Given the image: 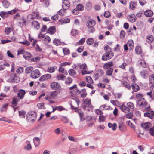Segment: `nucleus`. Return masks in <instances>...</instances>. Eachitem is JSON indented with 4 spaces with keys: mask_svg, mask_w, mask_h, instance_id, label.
I'll return each instance as SVG.
<instances>
[{
    "mask_svg": "<svg viewBox=\"0 0 154 154\" xmlns=\"http://www.w3.org/2000/svg\"><path fill=\"white\" fill-rule=\"evenodd\" d=\"M104 49L106 53L102 56V60L103 61L109 60L113 56V53L112 52L110 48L108 46H105Z\"/></svg>",
    "mask_w": 154,
    "mask_h": 154,
    "instance_id": "obj_1",
    "label": "nucleus"
},
{
    "mask_svg": "<svg viewBox=\"0 0 154 154\" xmlns=\"http://www.w3.org/2000/svg\"><path fill=\"white\" fill-rule=\"evenodd\" d=\"M96 24L95 21L92 19H90L88 20L86 24L88 28V31L90 33H93L95 31L94 26Z\"/></svg>",
    "mask_w": 154,
    "mask_h": 154,
    "instance_id": "obj_2",
    "label": "nucleus"
},
{
    "mask_svg": "<svg viewBox=\"0 0 154 154\" xmlns=\"http://www.w3.org/2000/svg\"><path fill=\"white\" fill-rule=\"evenodd\" d=\"M37 116V113L35 112H29L26 115V118L29 122H33L35 120Z\"/></svg>",
    "mask_w": 154,
    "mask_h": 154,
    "instance_id": "obj_3",
    "label": "nucleus"
},
{
    "mask_svg": "<svg viewBox=\"0 0 154 154\" xmlns=\"http://www.w3.org/2000/svg\"><path fill=\"white\" fill-rule=\"evenodd\" d=\"M69 3L67 0H64L63 1L62 7L63 8V10L61 9L58 12V14L60 15H62L61 11H64L66 9H68L69 6Z\"/></svg>",
    "mask_w": 154,
    "mask_h": 154,
    "instance_id": "obj_4",
    "label": "nucleus"
},
{
    "mask_svg": "<svg viewBox=\"0 0 154 154\" xmlns=\"http://www.w3.org/2000/svg\"><path fill=\"white\" fill-rule=\"evenodd\" d=\"M20 81L19 78L17 77L15 74H11L10 76V78L8 79V81L11 82L18 83Z\"/></svg>",
    "mask_w": 154,
    "mask_h": 154,
    "instance_id": "obj_5",
    "label": "nucleus"
},
{
    "mask_svg": "<svg viewBox=\"0 0 154 154\" xmlns=\"http://www.w3.org/2000/svg\"><path fill=\"white\" fill-rule=\"evenodd\" d=\"M79 66L81 69H82V75L89 74L90 73L89 71L87 70V66L85 64H83L79 65Z\"/></svg>",
    "mask_w": 154,
    "mask_h": 154,
    "instance_id": "obj_6",
    "label": "nucleus"
},
{
    "mask_svg": "<svg viewBox=\"0 0 154 154\" xmlns=\"http://www.w3.org/2000/svg\"><path fill=\"white\" fill-rule=\"evenodd\" d=\"M57 93L56 91L51 92L47 94L45 97L46 100H48L49 99H53L57 96Z\"/></svg>",
    "mask_w": 154,
    "mask_h": 154,
    "instance_id": "obj_7",
    "label": "nucleus"
},
{
    "mask_svg": "<svg viewBox=\"0 0 154 154\" xmlns=\"http://www.w3.org/2000/svg\"><path fill=\"white\" fill-rule=\"evenodd\" d=\"M51 88L53 90H56L60 89L61 87L60 84L57 82H53L50 83Z\"/></svg>",
    "mask_w": 154,
    "mask_h": 154,
    "instance_id": "obj_8",
    "label": "nucleus"
},
{
    "mask_svg": "<svg viewBox=\"0 0 154 154\" xmlns=\"http://www.w3.org/2000/svg\"><path fill=\"white\" fill-rule=\"evenodd\" d=\"M41 75L38 69H36L33 71L31 73V76L32 78L35 79L39 77Z\"/></svg>",
    "mask_w": 154,
    "mask_h": 154,
    "instance_id": "obj_9",
    "label": "nucleus"
},
{
    "mask_svg": "<svg viewBox=\"0 0 154 154\" xmlns=\"http://www.w3.org/2000/svg\"><path fill=\"white\" fill-rule=\"evenodd\" d=\"M51 77V74H47L43 75L41 76L39 80L40 81H44L50 78Z\"/></svg>",
    "mask_w": 154,
    "mask_h": 154,
    "instance_id": "obj_10",
    "label": "nucleus"
},
{
    "mask_svg": "<svg viewBox=\"0 0 154 154\" xmlns=\"http://www.w3.org/2000/svg\"><path fill=\"white\" fill-rule=\"evenodd\" d=\"M138 104L143 107L145 106L147 104V102L144 99L139 100L137 102Z\"/></svg>",
    "mask_w": 154,
    "mask_h": 154,
    "instance_id": "obj_11",
    "label": "nucleus"
},
{
    "mask_svg": "<svg viewBox=\"0 0 154 154\" xmlns=\"http://www.w3.org/2000/svg\"><path fill=\"white\" fill-rule=\"evenodd\" d=\"M104 74V72L103 70L99 69L98 70L97 73L95 74L96 77V79H97L100 77L102 76Z\"/></svg>",
    "mask_w": 154,
    "mask_h": 154,
    "instance_id": "obj_12",
    "label": "nucleus"
},
{
    "mask_svg": "<svg viewBox=\"0 0 154 154\" xmlns=\"http://www.w3.org/2000/svg\"><path fill=\"white\" fill-rule=\"evenodd\" d=\"M144 115L145 117H148L151 119L154 118V111H151L150 112L145 113Z\"/></svg>",
    "mask_w": 154,
    "mask_h": 154,
    "instance_id": "obj_13",
    "label": "nucleus"
},
{
    "mask_svg": "<svg viewBox=\"0 0 154 154\" xmlns=\"http://www.w3.org/2000/svg\"><path fill=\"white\" fill-rule=\"evenodd\" d=\"M25 94V91L23 90H20L17 94V96L18 98H20V99H22L24 97V96Z\"/></svg>",
    "mask_w": 154,
    "mask_h": 154,
    "instance_id": "obj_14",
    "label": "nucleus"
},
{
    "mask_svg": "<svg viewBox=\"0 0 154 154\" xmlns=\"http://www.w3.org/2000/svg\"><path fill=\"white\" fill-rule=\"evenodd\" d=\"M113 65V63L112 62H108L105 64L103 66L104 69H106L109 68H111Z\"/></svg>",
    "mask_w": 154,
    "mask_h": 154,
    "instance_id": "obj_15",
    "label": "nucleus"
},
{
    "mask_svg": "<svg viewBox=\"0 0 154 154\" xmlns=\"http://www.w3.org/2000/svg\"><path fill=\"white\" fill-rule=\"evenodd\" d=\"M120 109L122 111L125 113L130 111V110L128 108L127 106L123 104L120 106Z\"/></svg>",
    "mask_w": 154,
    "mask_h": 154,
    "instance_id": "obj_16",
    "label": "nucleus"
},
{
    "mask_svg": "<svg viewBox=\"0 0 154 154\" xmlns=\"http://www.w3.org/2000/svg\"><path fill=\"white\" fill-rule=\"evenodd\" d=\"M23 57L26 60H30L32 57L31 54L28 52H24L23 54Z\"/></svg>",
    "mask_w": 154,
    "mask_h": 154,
    "instance_id": "obj_17",
    "label": "nucleus"
},
{
    "mask_svg": "<svg viewBox=\"0 0 154 154\" xmlns=\"http://www.w3.org/2000/svg\"><path fill=\"white\" fill-rule=\"evenodd\" d=\"M32 26L37 30H38L40 27L39 23L36 21H34L32 23Z\"/></svg>",
    "mask_w": 154,
    "mask_h": 154,
    "instance_id": "obj_18",
    "label": "nucleus"
},
{
    "mask_svg": "<svg viewBox=\"0 0 154 154\" xmlns=\"http://www.w3.org/2000/svg\"><path fill=\"white\" fill-rule=\"evenodd\" d=\"M8 106V103H5L3 104L0 108L1 112H6Z\"/></svg>",
    "mask_w": 154,
    "mask_h": 154,
    "instance_id": "obj_19",
    "label": "nucleus"
},
{
    "mask_svg": "<svg viewBox=\"0 0 154 154\" xmlns=\"http://www.w3.org/2000/svg\"><path fill=\"white\" fill-rule=\"evenodd\" d=\"M137 5V2H136L132 1L130 2L129 4L130 8L132 10H134L136 8Z\"/></svg>",
    "mask_w": 154,
    "mask_h": 154,
    "instance_id": "obj_20",
    "label": "nucleus"
},
{
    "mask_svg": "<svg viewBox=\"0 0 154 154\" xmlns=\"http://www.w3.org/2000/svg\"><path fill=\"white\" fill-rule=\"evenodd\" d=\"M20 101V99L17 96L15 97L13 99L12 104L14 106H16L17 104V103Z\"/></svg>",
    "mask_w": 154,
    "mask_h": 154,
    "instance_id": "obj_21",
    "label": "nucleus"
},
{
    "mask_svg": "<svg viewBox=\"0 0 154 154\" xmlns=\"http://www.w3.org/2000/svg\"><path fill=\"white\" fill-rule=\"evenodd\" d=\"M128 20L132 23L135 22L136 20V17L134 14H131L129 16V17H128Z\"/></svg>",
    "mask_w": 154,
    "mask_h": 154,
    "instance_id": "obj_22",
    "label": "nucleus"
},
{
    "mask_svg": "<svg viewBox=\"0 0 154 154\" xmlns=\"http://www.w3.org/2000/svg\"><path fill=\"white\" fill-rule=\"evenodd\" d=\"M125 125L122 122H120L119 123V129L122 131H125L126 130Z\"/></svg>",
    "mask_w": 154,
    "mask_h": 154,
    "instance_id": "obj_23",
    "label": "nucleus"
},
{
    "mask_svg": "<svg viewBox=\"0 0 154 154\" xmlns=\"http://www.w3.org/2000/svg\"><path fill=\"white\" fill-rule=\"evenodd\" d=\"M132 88L134 92H137L139 90V87L138 85L134 83H132L131 85Z\"/></svg>",
    "mask_w": 154,
    "mask_h": 154,
    "instance_id": "obj_24",
    "label": "nucleus"
},
{
    "mask_svg": "<svg viewBox=\"0 0 154 154\" xmlns=\"http://www.w3.org/2000/svg\"><path fill=\"white\" fill-rule=\"evenodd\" d=\"M55 28L54 26L50 27L47 30V32L51 34H53L55 32Z\"/></svg>",
    "mask_w": 154,
    "mask_h": 154,
    "instance_id": "obj_25",
    "label": "nucleus"
},
{
    "mask_svg": "<svg viewBox=\"0 0 154 154\" xmlns=\"http://www.w3.org/2000/svg\"><path fill=\"white\" fill-rule=\"evenodd\" d=\"M144 14L147 17H150L153 15V12L149 10H147L146 11L144 12Z\"/></svg>",
    "mask_w": 154,
    "mask_h": 154,
    "instance_id": "obj_26",
    "label": "nucleus"
},
{
    "mask_svg": "<svg viewBox=\"0 0 154 154\" xmlns=\"http://www.w3.org/2000/svg\"><path fill=\"white\" fill-rule=\"evenodd\" d=\"M146 38V41L149 43H152L154 41L153 37L151 35H149L147 36Z\"/></svg>",
    "mask_w": 154,
    "mask_h": 154,
    "instance_id": "obj_27",
    "label": "nucleus"
},
{
    "mask_svg": "<svg viewBox=\"0 0 154 154\" xmlns=\"http://www.w3.org/2000/svg\"><path fill=\"white\" fill-rule=\"evenodd\" d=\"M108 126L110 128H112V130H115L117 128V125L115 123L112 124L111 123H109L108 124Z\"/></svg>",
    "mask_w": 154,
    "mask_h": 154,
    "instance_id": "obj_28",
    "label": "nucleus"
},
{
    "mask_svg": "<svg viewBox=\"0 0 154 154\" xmlns=\"http://www.w3.org/2000/svg\"><path fill=\"white\" fill-rule=\"evenodd\" d=\"M127 106L128 108L130 110L131 109H133L134 108V104L131 102L128 103H127Z\"/></svg>",
    "mask_w": 154,
    "mask_h": 154,
    "instance_id": "obj_29",
    "label": "nucleus"
},
{
    "mask_svg": "<svg viewBox=\"0 0 154 154\" xmlns=\"http://www.w3.org/2000/svg\"><path fill=\"white\" fill-rule=\"evenodd\" d=\"M76 8L79 11H82L84 9L83 5L81 4H78L76 6Z\"/></svg>",
    "mask_w": 154,
    "mask_h": 154,
    "instance_id": "obj_30",
    "label": "nucleus"
},
{
    "mask_svg": "<svg viewBox=\"0 0 154 154\" xmlns=\"http://www.w3.org/2000/svg\"><path fill=\"white\" fill-rule=\"evenodd\" d=\"M150 125V123L146 122L145 123L141 124V126L142 128L145 129H147L149 127Z\"/></svg>",
    "mask_w": 154,
    "mask_h": 154,
    "instance_id": "obj_31",
    "label": "nucleus"
},
{
    "mask_svg": "<svg viewBox=\"0 0 154 154\" xmlns=\"http://www.w3.org/2000/svg\"><path fill=\"white\" fill-rule=\"evenodd\" d=\"M149 83L154 84V74L150 75L149 77Z\"/></svg>",
    "mask_w": 154,
    "mask_h": 154,
    "instance_id": "obj_32",
    "label": "nucleus"
},
{
    "mask_svg": "<svg viewBox=\"0 0 154 154\" xmlns=\"http://www.w3.org/2000/svg\"><path fill=\"white\" fill-rule=\"evenodd\" d=\"M69 73L71 76H75L76 75V72L73 69H70L68 71Z\"/></svg>",
    "mask_w": 154,
    "mask_h": 154,
    "instance_id": "obj_33",
    "label": "nucleus"
},
{
    "mask_svg": "<svg viewBox=\"0 0 154 154\" xmlns=\"http://www.w3.org/2000/svg\"><path fill=\"white\" fill-rule=\"evenodd\" d=\"M94 39L92 38H90L87 39L86 40L87 44L88 45H91L94 42Z\"/></svg>",
    "mask_w": 154,
    "mask_h": 154,
    "instance_id": "obj_34",
    "label": "nucleus"
},
{
    "mask_svg": "<svg viewBox=\"0 0 154 154\" xmlns=\"http://www.w3.org/2000/svg\"><path fill=\"white\" fill-rule=\"evenodd\" d=\"M140 73L141 77L144 78L147 76V72L145 70H143Z\"/></svg>",
    "mask_w": 154,
    "mask_h": 154,
    "instance_id": "obj_35",
    "label": "nucleus"
},
{
    "mask_svg": "<svg viewBox=\"0 0 154 154\" xmlns=\"http://www.w3.org/2000/svg\"><path fill=\"white\" fill-rule=\"evenodd\" d=\"M33 69V67L32 66H29L26 68L25 69L26 72L27 74L30 73Z\"/></svg>",
    "mask_w": 154,
    "mask_h": 154,
    "instance_id": "obj_36",
    "label": "nucleus"
},
{
    "mask_svg": "<svg viewBox=\"0 0 154 154\" xmlns=\"http://www.w3.org/2000/svg\"><path fill=\"white\" fill-rule=\"evenodd\" d=\"M127 44L128 45L129 47L131 49L133 48V45H134L133 40H130L128 41Z\"/></svg>",
    "mask_w": 154,
    "mask_h": 154,
    "instance_id": "obj_37",
    "label": "nucleus"
},
{
    "mask_svg": "<svg viewBox=\"0 0 154 154\" xmlns=\"http://www.w3.org/2000/svg\"><path fill=\"white\" fill-rule=\"evenodd\" d=\"M86 80L87 82L89 84H92L93 83V80L91 77L90 76H86Z\"/></svg>",
    "mask_w": 154,
    "mask_h": 154,
    "instance_id": "obj_38",
    "label": "nucleus"
},
{
    "mask_svg": "<svg viewBox=\"0 0 154 154\" xmlns=\"http://www.w3.org/2000/svg\"><path fill=\"white\" fill-rule=\"evenodd\" d=\"M87 95L86 90L85 89L82 90V91L81 92V97L82 98H84L86 97Z\"/></svg>",
    "mask_w": 154,
    "mask_h": 154,
    "instance_id": "obj_39",
    "label": "nucleus"
},
{
    "mask_svg": "<svg viewBox=\"0 0 154 154\" xmlns=\"http://www.w3.org/2000/svg\"><path fill=\"white\" fill-rule=\"evenodd\" d=\"M110 102L113 105L116 106H118L120 105V103L118 100H111Z\"/></svg>",
    "mask_w": 154,
    "mask_h": 154,
    "instance_id": "obj_40",
    "label": "nucleus"
},
{
    "mask_svg": "<svg viewBox=\"0 0 154 154\" xmlns=\"http://www.w3.org/2000/svg\"><path fill=\"white\" fill-rule=\"evenodd\" d=\"M19 116L21 118H24L25 117V112L23 110L19 111L18 112Z\"/></svg>",
    "mask_w": 154,
    "mask_h": 154,
    "instance_id": "obj_41",
    "label": "nucleus"
},
{
    "mask_svg": "<svg viewBox=\"0 0 154 154\" xmlns=\"http://www.w3.org/2000/svg\"><path fill=\"white\" fill-rule=\"evenodd\" d=\"M43 40L45 41L46 43H48L50 42L51 39L49 36L48 35H45L44 37Z\"/></svg>",
    "mask_w": 154,
    "mask_h": 154,
    "instance_id": "obj_42",
    "label": "nucleus"
},
{
    "mask_svg": "<svg viewBox=\"0 0 154 154\" xmlns=\"http://www.w3.org/2000/svg\"><path fill=\"white\" fill-rule=\"evenodd\" d=\"M113 71V69L112 68H109L106 71V74L108 75H112Z\"/></svg>",
    "mask_w": 154,
    "mask_h": 154,
    "instance_id": "obj_43",
    "label": "nucleus"
},
{
    "mask_svg": "<svg viewBox=\"0 0 154 154\" xmlns=\"http://www.w3.org/2000/svg\"><path fill=\"white\" fill-rule=\"evenodd\" d=\"M2 3L3 6L5 8H8L9 5V4L7 1L4 0L2 2Z\"/></svg>",
    "mask_w": 154,
    "mask_h": 154,
    "instance_id": "obj_44",
    "label": "nucleus"
},
{
    "mask_svg": "<svg viewBox=\"0 0 154 154\" xmlns=\"http://www.w3.org/2000/svg\"><path fill=\"white\" fill-rule=\"evenodd\" d=\"M136 53L137 54H140L142 51L140 47L138 46L136 47L135 49Z\"/></svg>",
    "mask_w": 154,
    "mask_h": 154,
    "instance_id": "obj_45",
    "label": "nucleus"
},
{
    "mask_svg": "<svg viewBox=\"0 0 154 154\" xmlns=\"http://www.w3.org/2000/svg\"><path fill=\"white\" fill-rule=\"evenodd\" d=\"M11 31V28L10 27L5 28V33L7 35H8Z\"/></svg>",
    "mask_w": 154,
    "mask_h": 154,
    "instance_id": "obj_46",
    "label": "nucleus"
},
{
    "mask_svg": "<svg viewBox=\"0 0 154 154\" xmlns=\"http://www.w3.org/2000/svg\"><path fill=\"white\" fill-rule=\"evenodd\" d=\"M44 103H41L37 104L38 107L41 109H45V107L44 106Z\"/></svg>",
    "mask_w": 154,
    "mask_h": 154,
    "instance_id": "obj_47",
    "label": "nucleus"
},
{
    "mask_svg": "<svg viewBox=\"0 0 154 154\" xmlns=\"http://www.w3.org/2000/svg\"><path fill=\"white\" fill-rule=\"evenodd\" d=\"M84 103L88 106H91L90 99H85L84 101Z\"/></svg>",
    "mask_w": 154,
    "mask_h": 154,
    "instance_id": "obj_48",
    "label": "nucleus"
},
{
    "mask_svg": "<svg viewBox=\"0 0 154 154\" xmlns=\"http://www.w3.org/2000/svg\"><path fill=\"white\" fill-rule=\"evenodd\" d=\"M47 71L49 73H53L55 71V68L54 67H48L47 69Z\"/></svg>",
    "mask_w": 154,
    "mask_h": 154,
    "instance_id": "obj_49",
    "label": "nucleus"
},
{
    "mask_svg": "<svg viewBox=\"0 0 154 154\" xmlns=\"http://www.w3.org/2000/svg\"><path fill=\"white\" fill-rule=\"evenodd\" d=\"M0 15L2 17L5 18L7 17L8 14L7 13L5 12L2 11L0 12Z\"/></svg>",
    "mask_w": 154,
    "mask_h": 154,
    "instance_id": "obj_50",
    "label": "nucleus"
},
{
    "mask_svg": "<svg viewBox=\"0 0 154 154\" xmlns=\"http://www.w3.org/2000/svg\"><path fill=\"white\" fill-rule=\"evenodd\" d=\"M32 15L34 16L36 18L40 19L41 18L38 13L37 12H34L32 14Z\"/></svg>",
    "mask_w": 154,
    "mask_h": 154,
    "instance_id": "obj_51",
    "label": "nucleus"
},
{
    "mask_svg": "<svg viewBox=\"0 0 154 154\" xmlns=\"http://www.w3.org/2000/svg\"><path fill=\"white\" fill-rule=\"evenodd\" d=\"M72 82V79L69 77H68L66 79L65 83L66 84L69 85Z\"/></svg>",
    "mask_w": 154,
    "mask_h": 154,
    "instance_id": "obj_52",
    "label": "nucleus"
},
{
    "mask_svg": "<svg viewBox=\"0 0 154 154\" xmlns=\"http://www.w3.org/2000/svg\"><path fill=\"white\" fill-rule=\"evenodd\" d=\"M32 148L31 145L29 143H28L26 146L24 147V149L27 151L30 150Z\"/></svg>",
    "mask_w": 154,
    "mask_h": 154,
    "instance_id": "obj_53",
    "label": "nucleus"
},
{
    "mask_svg": "<svg viewBox=\"0 0 154 154\" xmlns=\"http://www.w3.org/2000/svg\"><path fill=\"white\" fill-rule=\"evenodd\" d=\"M53 43L54 45L57 46L60 45L61 43L60 40L58 39H54L53 41Z\"/></svg>",
    "mask_w": 154,
    "mask_h": 154,
    "instance_id": "obj_54",
    "label": "nucleus"
},
{
    "mask_svg": "<svg viewBox=\"0 0 154 154\" xmlns=\"http://www.w3.org/2000/svg\"><path fill=\"white\" fill-rule=\"evenodd\" d=\"M19 43L23 44L24 45L29 46V45L30 43L28 41L26 40L24 42H19Z\"/></svg>",
    "mask_w": 154,
    "mask_h": 154,
    "instance_id": "obj_55",
    "label": "nucleus"
},
{
    "mask_svg": "<svg viewBox=\"0 0 154 154\" xmlns=\"http://www.w3.org/2000/svg\"><path fill=\"white\" fill-rule=\"evenodd\" d=\"M136 97L137 99H139V100L144 99L143 98V96L141 94L138 93L137 94H136Z\"/></svg>",
    "mask_w": 154,
    "mask_h": 154,
    "instance_id": "obj_56",
    "label": "nucleus"
},
{
    "mask_svg": "<svg viewBox=\"0 0 154 154\" xmlns=\"http://www.w3.org/2000/svg\"><path fill=\"white\" fill-rule=\"evenodd\" d=\"M57 77L58 80H64L65 76H63L62 74H60L57 75Z\"/></svg>",
    "mask_w": 154,
    "mask_h": 154,
    "instance_id": "obj_57",
    "label": "nucleus"
},
{
    "mask_svg": "<svg viewBox=\"0 0 154 154\" xmlns=\"http://www.w3.org/2000/svg\"><path fill=\"white\" fill-rule=\"evenodd\" d=\"M133 116V113L131 112H129L125 115V117L128 119H132Z\"/></svg>",
    "mask_w": 154,
    "mask_h": 154,
    "instance_id": "obj_58",
    "label": "nucleus"
},
{
    "mask_svg": "<svg viewBox=\"0 0 154 154\" xmlns=\"http://www.w3.org/2000/svg\"><path fill=\"white\" fill-rule=\"evenodd\" d=\"M63 52L65 55H67L69 53V50L67 48H64L63 49Z\"/></svg>",
    "mask_w": 154,
    "mask_h": 154,
    "instance_id": "obj_59",
    "label": "nucleus"
},
{
    "mask_svg": "<svg viewBox=\"0 0 154 154\" xmlns=\"http://www.w3.org/2000/svg\"><path fill=\"white\" fill-rule=\"evenodd\" d=\"M23 68L22 67H20L17 69L16 72L17 73L20 74L23 72Z\"/></svg>",
    "mask_w": 154,
    "mask_h": 154,
    "instance_id": "obj_60",
    "label": "nucleus"
},
{
    "mask_svg": "<svg viewBox=\"0 0 154 154\" xmlns=\"http://www.w3.org/2000/svg\"><path fill=\"white\" fill-rule=\"evenodd\" d=\"M104 16L106 18H109L110 16V14L109 11H106L104 12Z\"/></svg>",
    "mask_w": 154,
    "mask_h": 154,
    "instance_id": "obj_61",
    "label": "nucleus"
},
{
    "mask_svg": "<svg viewBox=\"0 0 154 154\" xmlns=\"http://www.w3.org/2000/svg\"><path fill=\"white\" fill-rule=\"evenodd\" d=\"M85 41V38H83L80 40L77 43L79 45L83 44Z\"/></svg>",
    "mask_w": 154,
    "mask_h": 154,
    "instance_id": "obj_62",
    "label": "nucleus"
},
{
    "mask_svg": "<svg viewBox=\"0 0 154 154\" xmlns=\"http://www.w3.org/2000/svg\"><path fill=\"white\" fill-rule=\"evenodd\" d=\"M71 33L73 36H75L78 34V32L76 30L72 29V30Z\"/></svg>",
    "mask_w": 154,
    "mask_h": 154,
    "instance_id": "obj_63",
    "label": "nucleus"
},
{
    "mask_svg": "<svg viewBox=\"0 0 154 154\" xmlns=\"http://www.w3.org/2000/svg\"><path fill=\"white\" fill-rule=\"evenodd\" d=\"M92 7V5L90 2H88L86 4V8L88 10H90L91 9Z\"/></svg>",
    "mask_w": 154,
    "mask_h": 154,
    "instance_id": "obj_64",
    "label": "nucleus"
}]
</instances>
